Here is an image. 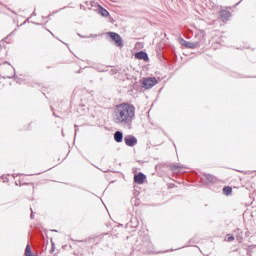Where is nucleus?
<instances>
[{
	"label": "nucleus",
	"mask_w": 256,
	"mask_h": 256,
	"mask_svg": "<svg viewBox=\"0 0 256 256\" xmlns=\"http://www.w3.org/2000/svg\"><path fill=\"white\" fill-rule=\"evenodd\" d=\"M75 133H77V131H79V126L75 125Z\"/></svg>",
	"instance_id": "aec40b11"
},
{
	"label": "nucleus",
	"mask_w": 256,
	"mask_h": 256,
	"mask_svg": "<svg viewBox=\"0 0 256 256\" xmlns=\"http://www.w3.org/2000/svg\"><path fill=\"white\" fill-rule=\"evenodd\" d=\"M30 219H35V215L33 214V209H31Z\"/></svg>",
	"instance_id": "a211bd4d"
},
{
	"label": "nucleus",
	"mask_w": 256,
	"mask_h": 256,
	"mask_svg": "<svg viewBox=\"0 0 256 256\" xmlns=\"http://www.w3.org/2000/svg\"><path fill=\"white\" fill-rule=\"evenodd\" d=\"M230 18H231V12L227 10L220 11V19L221 21H223V23H227V21H229Z\"/></svg>",
	"instance_id": "6e6552de"
},
{
	"label": "nucleus",
	"mask_w": 256,
	"mask_h": 256,
	"mask_svg": "<svg viewBox=\"0 0 256 256\" xmlns=\"http://www.w3.org/2000/svg\"><path fill=\"white\" fill-rule=\"evenodd\" d=\"M32 15H37V14L35 12H33Z\"/></svg>",
	"instance_id": "4be33fe9"
},
{
	"label": "nucleus",
	"mask_w": 256,
	"mask_h": 256,
	"mask_svg": "<svg viewBox=\"0 0 256 256\" xmlns=\"http://www.w3.org/2000/svg\"><path fill=\"white\" fill-rule=\"evenodd\" d=\"M228 241H229V242L235 241V237H233V236L228 237Z\"/></svg>",
	"instance_id": "6ab92c4d"
},
{
	"label": "nucleus",
	"mask_w": 256,
	"mask_h": 256,
	"mask_svg": "<svg viewBox=\"0 0 256 256\" xmlns=\"http://www.w3.org/2000/svg\"><path fill=\"white\" fill-rule=\"evenodd\" d=\"M108 37L112 39V41L115 42L117 47H123V38H121V35L117 34L116 32H108Z\"/></svg>",
	"instance_id": "39448f33"
},
{
	"label": "nucleus",
	"mask_w": 256,
	"mask_h": 256,
	"mask_svg": "<svg viewBox=\"0 0 256 256\" xmlns=\"http://www.w3.org/2000/svg\"><path fill=\"white\" fill-rule=\"evenodd\" d=\"M181 45L183 47H186V49H199L205 43V37L201 36L199 41L189 42L185 39H181L180 41Z\"/></svg>",
	"instance_id": "7ed1b4c3"
},
{
	"label": "nucleus",
	"mask_w": 256,
	"mask_h": 256,
	"mask_svg": "<svg viewBox=\"0 0 256 256\" xmlns=\"http://www.w3.org/2000/svg\"><path fill=\"white\" fill-rule=\"evenodd\" d=\"M141 84H142V87H144V89H151L155 87V85H157V78L155 77L144 78Z\"/></svg>",
	"instance_id": "20e7f679"
},
{
	"label": "nucleus",
	"mask_w": 256,
	"mask_h": 256,
	"mask_svg": "<svg viewBox=\"0 0 256 256\" xmlns=\"http://www.w3.org/2000/svg\"><path fill=\"white\" fill-rule=\"evenodd\" d=\"M145 179H147V176L142 172L134 175V183H137L138 185H143Z\"/></svg>",
	"instance_id": "0eeeda50"
},
{
	"label": "nucleus",
	"mask_w": 256,
	"mask_h": 256,
	"mask_svg": "<svg viewBox=\"0 0 256 256\" xmlns=\"http://www.w3.org/2000/svg\"><path fill=\"white\" fill-rule=\"evenodd\" d=\"M124 142L127 147H135L137 145V138L133 135H127L124 137Z\"/></svg>",
	"instance_id": "423d86ee"
},
{
	"label": "nucleus",
	"mask_w": 256,
	"mask_h": 256,
	"mask_svg": "<svg viewBox=\"0 0 256 256\" xmlns=\"http://www.w3.org/2000/svg\"><path fill=\"white\" fill-rule=\"evenodd\" d=\"M203 179L206 180V183H213V181H215V176L211 174H204Z\"/></svg>",
	"instance_id": "f8f14e48"
},
{
	"label": "nucleus",
	"mask_w": 256,
	"mask_h": 256,
	"mask_svg": "<svg viewBox=\"0 0 256 256\" xmlns=\"http://www.w3.org/2000/svg\"><path fill=\"white\" fill-rule=\"evenodd\" d=\"M114 141H116V143H123V132L116 131L114 133Z\"/></svg>",
	"instance_id": "9d476101"
},
{
	"label": "nucleus",
	"mask_w": 256,
	"mask_h": 256,
	"mask_svg": "<svg viewBox=\"0 0 256 256\" xmlns=\"http://www.w3.org/2000/svg\"><path fill=\"white\" fill-rule=\"evenodd\" d=\"M135 58L141 61H149V55L145 51H140L135 54Z\"/></svg>",
	"instance_id": "1a4fd4ad"
},
{
	"label": "nucleus",
	"mask_w": 256,
	"mask_h": 256,
	"mask_svg": "<svg viewBox=\"0 0 256 256\" xmlns=\"http://www.w3.org/2000/svg\"><path fill=\"white\" fill-rule=\"evenodd\" d=\"M8 79H15V81H16V83H18V85H23V83H25V80H23L22 78L15 77V73L13 76L8 77Z\"/></svg>",
	"instance_id": "4468645a"
},
{
	"label": "nucleus",
	"mask_w": 256,
	"mask_h": 256,
	"mask_svg": "<svg viewBox=\"0 0 256 256\" xmlns=\"http://www.w3.org/2000/svg\"><path fill=\"white\" fill-rule=\"evenodd\" d=\"M223 193H224V195L229 196V195H231V193H233V188H231V186H225L223 188Z\"/></svg>",
	"instance_id": "ddd939ff"
},
{
	"label": "nucleus",
	"mask_w": 256,
	"mask_h": 256,
	"mask_svg": "<svg viewBox=\"0 0 256 256\" xmlns=\"http://www.w3.org/2000/svg\"><path fill=\"white\" fill-rule=\"evenodd\" d=\"M25 255L26 256H37V255H33V251H31V245H29V244H27V246H26Z\"/></svg>",
	"instance_id": "2eb2a0df"
},
{
	"label": "nucleus",
	"mask_w": 256,
	"mask_h": 256,
	"mask_svg": "<svg viewBox=\"0 0 256 256\" xmlns=\"http://www.w3.org/2000/svg\"><path fill=\"white\" fill-rule=\"evenodd\" d=\"M98 13H99L102 17H109V11H107V9L103 8L102 6H99V8H98Z\"/></svg>",
	"instance_id": "9b49d317"
},
{
	"label": "nucleus",
	"mask_w": 256,
	"mask_h": 256,
	"mask_svg": "<svg viewBox=\"0 0 256 256\" xmlns=\"http://www.w3.org/2000/svg\"><path fill=\"white\" fill-rule=\"evenodd\" d=\"M53 115H54V117H57V115L55 114V112H53Z\"/></svg>",
	"instance_id": "412c9836"
},
{
	"label": "nucleus",
	"mask_w": 256,
	"mask_h": 256,
	"mask_svg": "<svg viewBox=\"0 0 256 256\" xmlns=\"http://www.w3.org/2000/svg\"><path fill=\"white\" fill-rule=\"evenodd\" d=\"M96 71H99L100 73H105L107 71V66L105 65H98L95 67Z\"/></svg>",
	"instance_id": "dca6fc26"
},
{
	"label": "nucleus",
	"mask_w": 256,
	"mask_h": 256,
	"mask_svg": "<svg viewBox=\"0 0 256 256\" xmlns=\"http://www.w3.org/2000/svg\"><path fill=\"white\" fill-rule=\"evenodd\" d=\"M140 241H137V247L138 250L141 251V253H153V243H151V239L149 236H140Z\"/></svg>",
	"instance_id": "f03ea898"
},
{
	"label": "nucleus",
	"mask_w": 256,
	"mask_h": 256,
	"mask_svg": "<svg viewBox=\"0 0 256 256\" xmlns=\"http://www.w3.org/2000/svg\"><path fill=\"white\" fill-rule=\"evenodd\" d=\"M177 169H181V167L177 165L171 166V171H176Z\"/></svg>",
	"instance_id": "f3484780"
},
{
	"label": "nucleus",
	"mask_w": 256,
	"mask_h": 256,
	"mask_svg": "<svg viewBox=\"0 0 256 256\" xmlns=\"http://www.w3.org/2000/svg\"><path fill=\"white\" fill-rule=\"evenodd\" d=\"M135 105L127 102L116 105L113 112V121L115 125L124 129H132L135 121Z\"/></svg>",
	"instance_id": "f257e3e1"
}]
</instances>
